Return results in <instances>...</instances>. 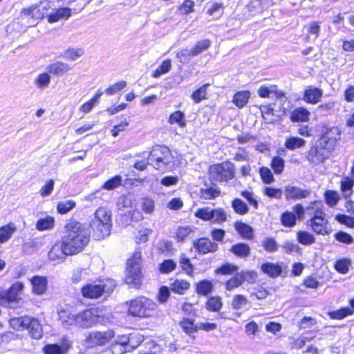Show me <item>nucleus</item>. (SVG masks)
<instances>
[{"label":"nucleus","instance_id":"1","mask_svg":"<svg viewBox=\"0 0 354 354\" xmlns=\"http://www.w3.org/2000/svg\"><path fill=\"white\" fill-rule=\"evenodd\" d=\"M65 234L62 240L66 250L72 255L81 252L89 242L88 230L81 223L70 221L65 225Z\"/></svg>","mask_w":354,"mask_h":354},{"label":"nucleus","instance_id":"2","mask_svg":"<svg viewBox=\"0 0 354 354\" xmlns=\"http://www.w3.org/2000/svg\"><path fill=\"white\" fill-rule=\"evenodd\" d=\"M111 212L104 207H99L95 212L90 225L97 239H104L109 235L111 228Z\"/></svg>","mask_w":354,"mask_h":354},{"label":"nucleus","instance_id":"3","mask_svg":"<svg viewBox=\"0 0 354 354\" xmlns=\"http://www.w3.org/2000/svg\"><path fill=\"white\" fill-rule=\"evenodd\" d=\"M320 205V203L314 202L307 207V209H315L313 217L308 222L316 234L328 235L331 233L332 228L326 213L321 209Z\"/></svg>","mask_w":354,"mask_h":354},{"label":"nucleus","instance_id":"4","mask_svg":"<svg viewBox=\"0 0 354 354\" xmlns=\"http://www.w3.org/2000/svg\"><path fill=\"white\" fill-rule=\"evenodd\" d=\"M171 159L170 149L162 145L154 146L148 156L149 165L157 170H165L171 162Z\"/></svg>","mask_w":354,"mask_h":354},{"label":"nucleus","instance_id":"5","mask_svg":"<svg viewBox=\"0 0 354 354\" xmlns=\"http://www.w3.org/2000/svg\"><path fill=\"white\" fill-rule=\"evenodd\" d=\"M156 304L145 297H138L129 302V312L134 317H147L156 309Z\"/></svg>","mask_w":354,"mask_h":354},{"label":"nucleus","instance_id":"6","mask_svg":"<svg viewBox=\"0 0 354 354\" xmlns=\"http://www.w3.org/2000/svg\"><path fill=\"white\" fill-rule=\"evenodd\" d=\"M209 172L212 180L227 182L234 178L235 167L233 163L227 161L210 166Z\"/></svg>","mask_w":354,"mask_h":354},{"label":"nucleus","instance_id":"7","mask_svg":"<svg viewBox=\"0 0 354 354\" xmlns=\"http://www.w3.org/2000/svg\"><path fill=\"white\" fill-rule=\"evenodd\" d=\"M141 253L135 252L132 257L129 260L127 264L126 282L135 286L140 283L141 278Z\"/></svg>","mask_w":354,"mask_h":354},{"label":"nucleus","instance_id":"8","mask_svg":"<svg viewBox=\"0 0 354 354\" xmlns=\"http://www.w3.org/2000/svg\"><path fill=\"white\" fill-rule=\"evenodd\" d=\"M330 149L323 142L317 140L306 153V159L310 165H318L328 158Z\"/></svg>","mask_w":354,"mask_h":354},{"label":"nucleus","instance_id":"9","mask_svg":"<svg viewBox=\"0 0 354 354\" xmlns=\"http://www.w3.org/2000/svg\"><path fill=\"white\" fill-rule=\"evenodd\" d=\"M102 310L99 308L86 309L76 315V325L79 327L88 328L100 322Z\"/></svg>","mask_w":354,"mask_h":354},{"label":"nucleus","instance_id":"10","mask_svg":"<svg viewBox=\"0 0 354 354\" xmlns=\"http://www.w3.org/2000/svg\"><path fill=\"white\" fill-rule=\"evenodd\" d=\"M24 288V284L17 281L12 284L8 291L1 292V305L10 308H15L20 299V294Z\"/></svg>","mask_w":354,"mask_h":354},{"label":"nucleus","instance_id":"11","mask_svg":"<svg viewBox=\"0 0 354 354\" xmlns=\"http://www.w3.org/2000/svg\"><path fill=\"white\" fill-rule=\"evenodd\" d=\"M115 336L112 330L105 331H92L88 333L85 342L88 348L103 346L108 344Z\"/></svg>","mask_w":354,"mask_h":354},{"label":"nucleus","instance_id":"12","mask_svg":"<svg viewBox=\"0 0 354 354\" xmlns=\"http://www.w3.org/2000/svg\"><path fill=\"white\" fill-rule=\"evenodd\" d=\"M341 131L337 127H324L322 130L320 138L318 140L323 142L329 149L332 150L340 139Z\"/></svg>","mask_w":354,"mask_h":354},{"label":"nucleus","instance_id":"13","mask_svg":"<svg viewBox=\"0 0 354 354\" xmlns=\"http://www.w3.org/2000/svg\"><path fill=\"white\" fill-rule=\"evenodd\" d=\"M211 44V41L208 39L199 41L196 43L195 46L192 49H184L178 54V58L180 59L181 62H184L186 60L187 56H195L197 55L204 50H207Z\"/></svg>","mask_w":354,"mask_h":354},{"label":"nucleus","instance_id":"14","mask_svg":"<svg viewBox=\"0 0 354 354\" xmlns=\"http://www.w3.org/2000/svg\"><path fill=\"white\" fill-rule=\"evenodd\" d=\"M68 255L72 254L66 251V245L62 239L60 241H57L48 253V257L50 261L62 260Z\"/></svg>","mask_w":354,"mask_h":354},{"label":"nucleus","instance_id":"15","mask_svg":"<svg viewBox=\"0 0 354 354\" xmlns=\"http://www.w3.org/2000/svg\"><path fill=\"white\" fill-rule=\"evenodd\" d=\"M71 347V343L66 339H64L61 345L50 344L43 348L44 354H66Z\"/></svg>","mask_w":354,"mask_h":354},{"label":"nucleus","instance_id":"16","mask_svg":"<svg viewBox=\"0 0 354 354\" xmlns=\"http://www.w3.org/2000/svg\"><path fill=\"white\" fill-rule=\"evenodd\" d=\"M284 194L286 199L297 200L307 198L310 195V191L308 189H302L292 185H288L285 188Z\"/></svg>","mask_w":354,"mask_h":354},{"label":"nucleus","instance_id":"17","mask_svg":"<svg viewBox=\"0 0 354 354\" xmlns=\"http://www.w3.org/2000/svg\"><path fill=\"white\" fill-rule=\"evenodd\" d=\"M104 292V286L102 284H87L82 288V295L86 298L96 299Z\"/></svg>","mask_w":354,"mask_h":354},{"label":"nucleus","instance_id":"18","mask_svg":"<svg viewBox=\"0 0 354 354\" xmlns=\"http://www.w3.org/2000/svg\"><path fill=\"white\" fill-rule=\"evenodd\" d=\"M194 244L198 252L203 254L214 252L218 249L217 243L207 238L199 239Z\"/></svg>","mask_w":354,"mask_h":354},{"label":"nucleus","instance_id":"19","mask_svg":"<svg viewBox=\"0 0 354 354\" xmlns=\"http://www.w3.org/2000/svg\"><path fill=\"white\" fill-rule=\"evenodd\" d=\"M221 194L218 187L214 184L204 185L200 190V198L204 200H212L218 197Z\"/></svg>","mask_w":354,"mask_h":354},{"label":"nucleus","instance_id":"20","mask_svg":"<svg viewBox=\"0 0 354 354\" xmlns=\"http://www.w3.org/2000/svg\"><path fill=\"white\" fill-rule=\"evenodd\" d=\"M32 286V292L38 295L46 292L48 286V281L45 277L35 276L30 280Z\"/></svg>","mask_w":354,"mask_h":354},{"label":"nucleus","instance_id":"21","mask_svg":"<svg viewBox=\"0 0 354 354\" xmlns=\"http://www.w3.org/2000/svg\"><path fill=\"white\" fill-rule=\"evenodd\" d=\"M26 329L29 330L30 335L35 339H40L43 337L41 325L37 319L30 317V323H27Z\"/></svg>","mask_w":354,"mask_h":354},{"label":"nucleus","instance_id":"22","mask_svg":"<svg viewBox=\"0 0 354 354\" xmlns=\"http://www.w3.org/2000/svg\"><path fill=\"white\" fill-rule=\"evenodd\" d=\"M323 92L321 89L310 86L306 90L304 98L307 102L316 104L320 101Z\"/></svg>","mask_w":354,"mask_h":354},{"label":"nucleus","instance_id":"23","mask_svg":"<svg viewBox=\"0 0 354 354\" xmlns=\"http://www.w3.org/2000/svg\"><path fill=\"white\" fill-rule=\"evenodd\" d=\"M261 270L269 277L276 278L282 272V268L273 263H266L261 266Z\"/></svg>","mask_w":354,"mask_h":354},{"label":"nucleus","instance_id":"24","mask_svg":"<svg viewBox=\"0 0 354 354\" xmlns=\"http://www.w3.org/2000/svg\"><path fill=\"white\" fill-rule=\"evenodd\" d=\"M227 220V214L223 208L212 209L210 222L221 225Z\"/></svg>","mask_w":354,"mask_h":354},{"label":"nucleus","instance_id":"25","mask_svg":"<svg viewBox=\"0 0 354 354\" xmlns=\"http://www.w3.org/2000/svg\"><path fill=\"white\" fill-rule=\"evenodd\" d=\"M71 15V10L68 8H62L57 10L54 13L48 16V21L54 23L62 19H68Z\"/></svg>","mask_w":354,"mask_h":354},{"label":"nucleus","instance_id":"26","mask_svg":"<svg viewBox=\"0 0 354 354\" xmlns=\"http://www.w3.org/2000/svg\"><path fill=\"white\" fill-rule=\"evenodd\" d=\"M183 330L189 336H192L198 330V326L194 324L192 319L183 318L180 322Z\"/></svg>","mask_w":354,"mask_h":354},{"label":"nucleus","instance_id":"27","mask_svg":"<svg viewBox=\"0 0 354 354\" xmlns=\"http://www.w3.org/2000/svg\"><path fill=\"white\" fill-rule=\"evenodd\" d=\"M234 227L243 238L248 239L253 238V230L250 225L242 222H236Z\"/></svg>","mask_w":354,"mask_h":354},{"label":"nucleus","instance_id":"28","mask_svg":"<svg viewBox=\"0 0 354 354\" xmlns=\"http://www.w3.org/2000/svg\"><path fill=\"white\" fill-rule=\"evenodd\" d=\"M250 97V91H239L234 94L232 102L237 107L243 108L248 103Z\"/></svg>","mask_w":354,"mask_h":354},{"label":"nucleus","instance_id":"29","mask_svg":"<svg viewBox=\"0 0 354 354\" xmlns=\"http://www.w3.org/2000/svg\"><path fill=\"white\" fill-rule=\"evenodd\" d=\"M354 185V180L350 177H344L341 180V190L344 197L347 199L351 197L353 194L352 188Z\"/></svg>","mask_w":354,"mask_h":354},{"label":"nucleus","instance_id":"30","mask_svg":"<svg viewBox=\"0 0 354 354\" xmlns=\"http://www.w3.org/2000/svg\"><path fill=\"white\" fill-rule=\"evenodd\" d=\"M15 231L16 227L13 223L2 226L0 228V243H3L8 241Z\"/></svg>","mask_w":354,"mask_h":354},{"label":"nucleus","instance_id":"31","mask_svg":"<svg viewBox=\"0 0 354 354\" xmlns=\"http://www.w3.org/2000/svg\"><path fill=\"white\" fill-rule=\"evenodd\" d=\"M230 251L239 257L244 258L250 254V248L246 243H238L232 246Z\"/></svg>","mask_w":354,"mask_h":354},{"label":"nucleus","instance_id":"32","mask_svg":"<svg viewBox=\"0 0 354 354\" xmlns=\"http://www.w3.org/2000/svg\"><path fill=\"white\" fill-rule=\"evenodd\" d=\"M310 112L304 108L295 109L291 113L292 122H306L308 120Z\"/></svg>","mask_w":354,"mask_h":354},{"label":"nucleus","instance_id":"33","mask_svg":"<svg viewBox=\"0 0 354 354\" xmlns=\"http://www.w3.org/2000/svg\"><path fill=\"white\" fill-rule=\"evenodd\" d=\"M250 301L243 295L237 294L233 297L231 306L234 310H239L245 308Z\"/></svg>","mask_w":354,"mask_h":354},{"label":"nucleus","instance_id":"34","mask_svg":"<svg viewBox=\"0 0 354 354\" xmlns=\"http://www.w3.org/2000/svg\"><path fill=\"white\" fill-rule=\"evenodd\" d=\"M281 224L287 227H292L296 225L297 217L294 212L286 211L280 217Z\"/></svg>","mask_w":354,"mask_h":354},{"label":"nucleus","instance_id":"35","mask_svg":"<svg viewBox=\"0 0 354 354\" xmlns=\"http://www.w3.org/2000/svg\"><path fill=\"white\" fill-rule=\"evenodd\" d=\"M27 323H30L29 317H15L10 319V326L17 330L26 329Z\"/></svg>","mask_w":354,"mask_h":354},{"label":"nucleus","instance_id":"36","mask_svg":"<svg viewBox=\"0 0 354 354\" xmlns=\"http://www.w3.org/2000/svg\"><path fill=\"white\" fill-rule=\"evenodd\" d=\"M223 306L221 298L218 296L210 297L206 302V308L209 311L218 312Z\"/></svg>","mask_w":354,"mask_h":354},{"label":"nucleus","instance_id":"37","mask_svg":"<svg viewBox=\"0 0 354 354\" xmlns=\"http://www.w3.org/2000/svg\"><path fill=\"white\" fill-rule=\"evenodd\" d=\"M189 287L190 283L188 281L183 279H177L171 285V290L180 295L184 294V292L187 290H188Z\"/></svg>","mask_w":354,"mask_h":354},{"label":"nucleus","instance_id":"38","mask_svg":"<svg viewBox=\"0 0 354 354\" xmlns=\"http://www.w3.org/2000/svg\"><path fill=\"white\" fill-rule=\"evenodd\" d=\"M306 145V140L297 137H290L285 142V147L290 150L303 147Z\"/></svg>","mask_w":354,"mask_h":354},{"label":"nucleus","instance_id":"39","mask_svg":"<svg viewBox=\"0 0 354 354\" xmlns=\"http://www.w3.org/2000/svg\"><path fill=\"white\" fill-rule=\"evenodd\" d=\"M213 290V284L211 281L204 280L198 282L196 285V292L198 295H207Z\"/></svg>","mask_w":354,"mask_h":354},{"label":"nucleus","instance_id":"40","mask_svg":"<svg viewBox=\"0 0 354 354\" xmlns=\"http://www.w3.org/2000/svg\"><path fill=\"white\" fill-rule=\"evenodd\" d=\"M58 315L59 320L64 326L76 325V315H72L66 310H60Z\"/></svg>","mask_w":354,"mask_h":354},{"label":"nucleus","instance_id":"41","mask_svg":"<svg viewBox=\"0 0 354 354\" xmlns=\"http://www.w3.org/2000/svg\"><path fill=\"white\" fill-rule=\"evenodd\" d=\"M297 238L302 245H311L315 242V236L308 232L299 231L297 232Z\"/></svg>","mask_w":354,"mask_h":354},{"label":"nucleus","instance_id":"42","mask_svg":"<svg viewBox=\"0 0 354 354\" xmlns=\"http://www.w3.org/2000/svg\"><path fill=\"white\" fill-rule=\"evenodd\" d=\"M232 207L236 213L241 215H245L249 211L246 203L239 198H235L232 201Z\"/></svg>","mask_w":354,"mask_h":354},{"label":"nucleus","instance_id":"43","mask_svg":"<svg viewBox=\"0 0 354 354\" xmlns=\"http://www.w3.org/2000/svg\"><path fill=\"white\" fill-rule=\"evenodd\" d=\"M21 14L25 16H31L36 19H41L44 17V14L38 9V5H32L28 8L22 9Z\"/></svg>","mask_w":354,"mask_h":354},{"label":"nucleus","instance_id":"44","mask_svg":"<svg viewBox=\"0 0 354 354\" xmlns=\"http://www.w3.org/2000/svg\"><path fill=\"white\" fill-rule=\"evenodd\" d=\"M55 223L54 218L47 216L44 218L39 219L36 224V227L39 231L49 230L53 227Z\"/></svg>","mask_w":354,"mask_h":354},{"label":"nucleus","instance_id":"45","mask_svg":"<svg viewBox=\"0 0 354 354\" xmlns=\"http://www.w3.org/2000/svg\"><path fill=\"white\" fill-rule=\"evenodd\" d=\"M353 310L348 307L341 308L338 310L328 313L329 317L333 319H342L348 315H352Z\"/></svg>","mask_w":354,"mask_h":354},{"label":"nucleus","instance_id":"46","mask_svg":"<svg viewBox=\"0 0 354 354\" xmlns=\"http://www.w3.org/2000/svg\"><path fill=\"white\" fill-rule=\"evenodd\" d=\"M75 205V202L72 200L60 201L57 205V209L59 214H64L73 209Z\"/></svg>","mask_w":354,"mask_h":354},{"label":"nucleus","instance_id":"47","mask_svg":"<svg viewBox=\"0 0 354 354\" xmlns=\"http://www.w3.org/2000/svg\"><path fill=\"white\" fill-rule=\"evenodd\" d=\"M212 208L209 207H204L197 209L194 212V216L203 221H210Z\"/></svg>","mask_w":354,"mask_h":354},{"label":"nucleus","instance_id":"48","mask_svg":"<svg viewBox=\"0 0 354 354\" xmlns=\"http://www.w3.org/2000/svg\"><path fill=\"white\" fill-rule=\"evenodd\" d=\"M238 277L241 281L242 284L244 282L253 283L256 281L257 275V273L253 271H242L238 273Z\"/></svg>","mask_w":354,"mask_h":354},{"label":"nucleus","instance_id":"49","mask_svg":"<svg viewBox=\"0 0 354 354\" xmlns=\"http://www.w3.org/2000/svg\"><path fill=\"white\" fill-rule=\"evenodd\" d=\"M324 197L326 204L330 207L336 205L339 200V194L332 190L326 191L324 194Z\"/></svg>","mask_w":354,"mask_h":354},{"label":"nucleus","instance_id":"50","mask_svg":"<svg viewBox=\"0 0 354 354\" xmlns=\"http://www.w3.org/2000/svg\"><path fill=\"white\" fill-rule=\"evenodd\" d=\"M84 54V50L82 48H68L66 50L63 56L65 59L69 60H76Z\"/></svg>","mask_w":354,"mask_h":354},{"label":"nucleus","instance_id":"51","mask_svg":"<svg viewBox=\"0 0 354 354\" xmlns=\"http://www.w3.org/2000/svg\"><path fill=\"white\" fill-rule=\"evenodd\" d=\"M170 124L178 123L180 127L185 126V114L180 111H176L171 114L169 118Z\"/></svg>","mask_w":354,"mask_h":354},{"label":"nucleus","instance_id":"52","mask_svg":"<svg viewBox=\"0 0 354 354\" xmlns=\"http://www.w3.org/2000/svg\"><path fill=\"white\" fill-rule=\"evenodd\" d=\"M50 82V75L46 73H44L38 75L35 80V84L37 88L44 89L49 86Z\"/></svg>","mask_w":354,"mask_h":354},{"label":"nucleus","instance_id":"53","mask_svg":"<svg viewBox=\"0 0 354 354\" xmlns=\"http://www.w3.org/2000/svg\"><path fill=\"white\" fill-rule=\"evenodd\" d=\"M102 94V92L98 91L92 99L82 104L80 110L83 113H88L91 111L94 105L97 102Z\"/></svg>","mask_w":354,"mask_h":354},{"label":"nucleus","instance_id":"54","mask_svg":"<svg viewBox=\"0 0 354 354\" xmlns=\"http://www.w3.org/2000/svg\"><path fill=\"white\" fill-rule=\"evenodd\" d=\"M285 167L284 160L279 156H275L271 162V167L276 174H280L283 171Z\"/></svg>","mask_w":354,"mask_h":354},{"label":"nucleus","instance_id":"55","mask_svg":"<svg viewBox=\"0 0 354 354\" xmlns=\"http://www.w3.org/2000/svg\"><path fill=\"white\" fill-rule=\"evenodd\" d=\"M350 266L351 261L348 259H343L336 261L335 268L341 274H346L349 270Z\"/></svg>","mask_w":354,"mask_h":354},{"label":"nucleus","instance_id":"56","mask_svg":"<svg viewBox=\"0 0 354 354\" xmlns=\"http://www.w3.org/2000/svg\"><path fill=\"white\" fill-rule=\"evenodd\" d=\"M259 174L263 182L266 184H270L274 180L272 171L268 167H261L259 170Z\"/></svg>","mask_w":354,"mask_h":354},{"label":"nucleus","instance_id":"57","mask_svg":"<svg viewBox=\"0 0 354 354\" xmlns=\"http://www.w3.org/2000/svg\"><path fill=\"white\" fill-rule=\"evenodd\" d=\"M208 86V84H205L192 93V97L196 103H198L205 98Z\"/></svg>","mask_w":354,"mask_h":354},{"label":"nucleus","instance_id":"58","mask_svg":"<svg viewBox=\"0 0 354 354\" xmlns=\"http://www.w3.org/2000/svg\"><path fill=\"white\" fill-rule=\"evenodd\" d=\"M176 267V263L173 260H165L159 266V270L161 273L167 274L173 271Z\"/></svg>","mask_w":354,"mask_h":354},{"label":"nucleus","instance_id":"59","mask_svg":"<svg viewBox=\"0 0 354 354\" xmlns=\"http://www.w3.org/2000/svg\"><path fill=\"white\" fill-rule=\"evenodd\" d=\"M237 270L238 267L230 263H225L216 270V272L221 274H231L236 272Z\"/></svg>","mask_w":354,"mask_h":354},{"label":"nucleus","instance_id":"60","mask_svg":"<svg viewBox=\"0 0 354 354\" xmlns=\"http://www.w3.org/2000/svg\"><path fill=\"white\" fill-rule=\"evenodd\" d=\"M262 245L269 252H275L278 249V245L275 240L270 237L266 238L262 242Z\"/></svg>","mask_w":354,"mask_h":354},{"label":"nucleus","instance_id":"61","mask_svg":"<svg viewBox=\"0 0 354 354\" xmlns=\"http://www.w3.org/2000/svg\"><path fill=\"white\" fill-rule=\"evenodd\" d=\"M121 184H122L121 176H116L112 178L111 179L107 180L104 183L103 187L107 190H112V189H114L117 188L118 187H119Z\"/></svg>","mask_w":354,"mask_h":354},{"label":"nucleus","instance_id":"62","mask_svg":"<svg viewBox=\"0 0 354 354\" xmlns=\"http://www.w3.org/2000/svg\"><path fill=\"white\" fill-rule=\"evenodd\" d=\"M179 263L182 269L185 270L187 274L190 275L192 274L193 266L191 264L189 259L186 257L185 254H182L180 256Z\"/></svg>","mask_w":354,"mask_h":354},{"label":"nucleus","instance_id":"63","mask_svg":"<svg viewBox=\"0 0 354 354\" xmlns=\"http://www.w3.org/2000/svg\"><path fill=\"white\" fill-rule=\"evenodd\" d=\"M152 233V230L149 228H142L138 231L136 236V241L138 243H145L148 241V236Z\"/></svg>","mask_w":354,"mask_h":354},{"label":"nucleus","instance_id":"64","mask_svg":"<svg viewBox=\"0 0 354 354\" xmlns=\"http://www.w3.org/2000/svg\"><path fill=\"white\" fill-rule=\"evenodd\" d=\"M55 182L53 179L48 180L46 184L41 187L39 194L41 196L45 197L49 196L53 191Z\"/></svg>","mask_w":354,"mask_h":354}]
</instances>
